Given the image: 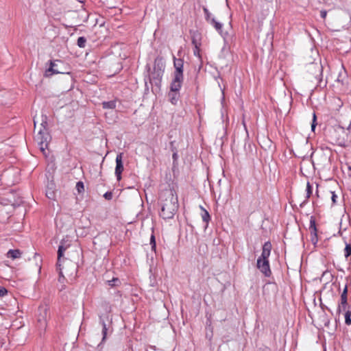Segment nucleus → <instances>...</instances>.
I'll return each mask as SVG.
<instances>
[{"label":"nucleus","instance_id":"1","mask_svg":"<svg viewBox=\"0 0 351 351\" xmlns=\"http://www.w3.org/2000/svg\"><path fill=\"white\" fill-rule=\"evenodd\" d=\"M160 201L161 205L160 216L165 219H172L179 206L176 192L171 189L162 191L160 194Z\"/></svg>","mask_w":351,"mask_h":351},{"label":"nucleus","instance_id":"2","mask_svg":"<svg viewBox=\"0 0 351 351\" xmlns=\"http://www.w3.org/2000/svg\"><path fill=\"white\" fill-rule=\"evenodd\" d=\"M66 250V247L62 245H59L58 250V265L61 267L60 264V258L63 256L64 252ZM65 266L64 265L62 268L60 267V276L64 277L62 270L64 269L65 273L69 276H73L74 273H76L77 267L75 263H72L70 261H66L64 263Z\"/></svg>","mask_w":351,"mask_h":351},{"label":"nucleus","instance_id":"3","mask_svg":"<svg viewBox=\"0 0 351 351\" xmlns=\"http://www.w3.org/2000/svg\"><path fill=\"white\" fill-rule=\"evenodd\" d=\"M173 66L175 71L173 73V88L176 89L180 85V82H183V65L184 60L182 58H176L173 56Z\"/></svg>","mask_w":351,"mask_h":351},{"label":"nucleus","instance_id":"4","mask_svg":"<svg viewBox=\"0 0 351 351\" xmlns=\"http://www.w3.org/2000/svg\"><path fill=\"white\" fill-rule=\"evenodd\" d=\"M64 63L62 61L59 60H56L54 61H50V65L49 69L45 71V76L50 77L54 74H69V72L66 71V69H64Z\"/></svg>","mask_w":351,"mask_h":351},{"label":"nucleus","instance_id":"5","mask_svg":"<svg viewBox=\"0 0 351 351\" xmlns=\"http://www.w3.org/2000/svg\"><path fill=\"white\" fill-rule=\"evenodd\" d=\"M36 139L38 142L40 151L44 153L45 149L48 148V144L51 139V136L47 131V130H42L40 128L37 135L36 136Z\"/></svg>","mask_w":351,"mask_h":351},{"label":"nucleus","instance_id":"6","mask_svg":"<svg viewBox=\"0 0 351 351\" xmlns=\"http://www.w3.org/2000/svg\"><path fill=\"white\" fill-rule=\"evenodd\" d=\"M350 308V306L348 303V286L346 285L345 287L341 293L340 302L338 304L337 313L340 314L342 311H346Z\"/></svg>","mask_w":351,"mask_h":351},{"label":"nucleus","instance_id":"7","mask_svg":"<svg viewBox=\"0 0 351 351\" xmlns=\"http://www.w3.org/2000/svg\"><path fill=\"white\" fill-rule=\"evenodd\" d=\"M162 75L163 73H161V71H153L150 74L148 75L147 79L149 80V82L152 85H154L159 88L160 86Z\"/></svg>","mask_w":351,"mask_h":351},{"label":"nucleus","instance_id":"8","mask_svg":"<svg viewBox=\"0 0 351 351\" xmlns=\"http://www.w3.org/2000/svg\"><path fill=\"white\" fill-rule=\"evenodd\" d=\"M182 82H180L178 88L175 89L173 88V81L171 83L170 91L168 93L169 101L173 105H176L179 100L180 94L179 90L182 87Z\"/></svg>","mask_w":351,"mask_h":351},{"label":"nucleus","instance_id":"9","mask_svg":"<svg viewBox=\"0 0 351 351\" xmlns=\"http://www.w3.org/2000/svg\"><path fill=\"white\" fill-rule=\"evenodd\" d=\"M257 268L266 276L269 277L271 274V271L269 267V260H263L258 258L257 260Z\"/></svg>","mask_w":351,"mask_h":351},{"label":"nucleus","instance_id":"10","mask_svg":"<svg viewBox=\"0 0 351 351\" xmlns=\"http://www.w3.org/2000/svg\"><path fill=\"white\" fill-rule=\"evenodd\" d=\"M308 71L314 75L315 79L320 83L322 79V66L317 64H311L308 66Z\"/></svg>","mask_w":351,"mask_h":351},{"label":"nucleus","instance_id":"11","mask_svg":"<svg viewBox=\"0 0 351 351\" xmlns=\"http://www.w3.org/2000/svg\"><path fill=\"white\" fill-rule=\"evenodd\" d=\"M123 153H119L116 157L115 175L118 181L121 180V173L123 171Z\"/></svg>","mask_w":351,"mask_h":351},{"label":"nucleus","instance_id":"12","mask_svg":"<svg viewBox=\"0 0 351 351\" xmlns=\"http://www.w3.org/2000/svg\"><path fill=\"white\" fill-rule=\"evenodd\" d=\"M99 324L102 326V340L101 342H104L108 334L109 328L107 327V325L106 324V320H107L106 318L103 317V315H99Z\"/></svg>","mask_w":351,"mask_h":351},{"label":"nucleus","instance_id":"13","mask_svg":"<svg viewBox=\"0 0 351 351\" xmlns=\"http://www.w3.org/2000/svg\"><path fill=\"white\" fill-rule=\"evenodd\" d=\"M165 63L162 58H156L154 60V71L164 73Z\"/></svg>","mask_w":351,"mask_h":351},{"label":"nucleus","instance_id":"14","mask_svg":"<svg viewBox=\"0 0 351 351\" xmlns=\"http://www.w3.org/2000/svg\"><path fill=\"white\" fill-rule=\"evenodd\" d=\"M101 307L103 308L104 313L99 314V315H103L104 318H106L107 320H108L109 316L108 314L111 311V306L109 304V303L106 302H103L101 303Z\"/></svg>","mask_w":351,"mask_h":351},{"label":"nucleus","instance_id":"15","mask_svg":"<svg viewBox=\"0 0 351 351\" xmlns=\"http://www.w3.org/2000/svg\"><path fill=\"white\" fill-rule=\"evenodd\" d=\"M202 213V218L204 222L206 223L205 228L208 227V223L210 219V216L208 213V212L205 210L202 206H200Z\"/></svg>","mask_w":351,"mask_h":351},{"label":"nucleus","instance_id":"16","mask_svg":"<svg viewBox=\"0 0 351 351\" xmlns=\"http://www.w3.org/2000/svg\"><path fill=\"white\" fill-rule=\"evenodd\" d=\"M209 23L215 28V29L219 33H220V34L221 33V32H222V27H223V24L222 23L217 21L215 18H212L210 20Z\"/></svg>","mask_w":351,"mask_h":351},{"label":"nucleus","instance_id":"17","mask_svg":"<svg viewBox=\"0 0 351 351\" xmlns=\"http://www.w3.org/2000/svg\"><path fill=\"white\" fill-rule=\"evenodd\" d=\"M21 252L19 250H10L8 252V256L12 259L21 257Z\"/></svg>","mask_w":351,"mask_h":351},{"label":"nucleus","instance_id":"18","mask_svg":"<svg viewBox=\"0 0 351 351\" xmlns=\"http://www.w3.org/2000/svg\"><path fill=\"white\" fill-rule=\"evenodd\" d=\"M306 200H304V202L300 204V206H303L306 204V202L307 199H308L311 197V195H312V193H313V187H312L311 184H310V182H307V184H306Z\"/></svg>","mask_w":351,"mask_h":351},{"label":"nucleus","instance_id":"19","mask_svg":"<svg viewBox=\"0 0 351 351\" xmlns=\"http://www.w3.org/2000/svg\"><path fill=\"white\" fill-rule=\"evenodd\" d=\"M102 106L104 109H114L116 108L115 101H104Z\"/></svg>","mask_w":351,"mask_h":351},{"label":"nucleus","instance_id":"20","mask_svg":"<svg viewBox=\"0 0 351 351\" xmlns=\"http://www.w3.org/2000/svg\"><path fill=\"white\" fill-rule=\"evenodd\" d=\"M309 230L312 234L313 232H317L315 220L313 217H311L310 219Z\"/></svg>","mask_w":351,"mask_h":351},{"label":"nucleus","instance_id":"21","mask_svg":"<svg viewBox=\"0 0 351 351\" xmlns=\"http://www.w3.org/2000/svg\"><path fill=\"white\" fill-rule=\"evenodd\" d=\"M348 309H346V313H345V323L346 325L350 326L351 325V311Z\"/></svg>","mask_w":351,"mask_h":351},{"label":"nucleus","instance_id":"22","mask_svg":"<svg viewBox=\"0 0 351 351\" xmlns=\"http://www.w3.org/2000/svg\"><path fill=\"white\" fill-rule=\"evenodd\" d=\"M344 256L346 258H348L351 256V245L349 243H346V247L344 248Z\"/></svg>","mask_w":351,"mask_h":351},{"label":"nucleus","instance_id":"23","mask_svg":"<svg viewBox=\"0 0 351 351\" xmlns=\"http://www.w3.org/2000/svg\"><path fill=\"white\" fill-rule=\"evenodd\" d=\"M86 43V39L84 36L79 37L77 39V44L78 47L80 48H84L85 47Z\"/></svg>","mask_w":351,"mask_h":351},{"label":"nucleus","instance_id":"24","mask_svg":"<svg viewBox=\"0 0 351 351\" xmlns=\"http://www.w3.org/2000/svg\"><path fill=\"white\" fill-rule=\"evenodd\" d=\"M48 123H47V117L46 115H42V119H41V123H40V128H42V130H47V126Z\"/></svg>","mask_w":351,"mask_h":351},{"label":"nucleus","instance_id":"25","mask_svg":"<svg viewBox=\"0 0 351 351\" xmlns=\"http://www.w3.org/2000/svg\"><path fill=\"white\" fill-rule=\"evenodd\" d=\"M75 187L79 193H81L84 191V185L82 181L77 182Z\"/></svg>","mask_w":351,"mask_h":351},{"label":"nucleus","instance_id":"26","mask_svg":"<svg viewBox=\"0 0 351 351\" xmlns=\"http://www.w3.org/2000/svg\"><path fill=\"white\" fill-rule=\"evenodd\" d=\"M270 252L268 251H262V254L258 258H261L263 260H268L269 256H270Z\"/></svg>","mask_w":351,"mask_h":351},{"label":"nucleus","instance_id":"27","mask_svg":"<svg viewBox=\"0 0 351 351\" xmlns=\"http://www.w3.org/2000/svg\"><path fill=\"white\" fill-rule=\"evenodd\" d=\"M203 11H204V14H205L206 20L208 22H210V20L212 19V18H210L211 14L210 13V12L208 11V10L206 7L203 8Z\"/></svg>","mask_w":351,"mask_h":351},{"label":"nucleus","instance_id":"28","mask_svg":"<svg viewBox=\"0 0 351 351\" xmlns=\"http://www.w3.org/2000/svg\"><path fill=\"white\" fill-rule=\"evenodd\" d=\"M311 241L313 244L317 243V242L318 241L317 232H313V234L311 233Z\"/></svg>","mask_w":351,"mask_h":351},{"label":"nucleus","instance_id":"29","mask_svg":"<svg viewBox=\"0 0 351 351\" xmlns=\"http://www.w3.org/2000/svg\"><path fill=\"white\" fill-rule=\"evenodd\" d=\"M271 244L270 242H265L263 246V250L271 252Z\"/></svg>","mask_w":351,"mask_h":351},{"label":"nucleus","instance_id":"30","mask_svg":"<svg viewBox=\"0 0 351 351\" xmlns=\"http://www.w3.org/2000/svg\"><path fill=\"white\" fill-rule=\"evenodd\" d=\"M109 286L110 287H115L117 285L118 282H120L119 280L117 278H113L112 280L108 281Z\"/></svg>","mask_w":351,"mask_h":351},{"label":"nucleus","instance_id":"31","mask_svg":"<svg viewBox=\"0 0 351 351\" xmlns=\"http://www.w3.org/2000/svg\"><path fill=\"white\" fill-rule=\"evenodd\" d=\"M112 193L111 191H108L104 194V197L107 200H111L112 199Z\"/></svg>","mask_w":351,"mask_h":351},{"label":"nucleus","instance_id":"32","mask_svg":"<svg viewBox=\"0 0 351 351\" xmlns=\"http://www.w3.org/2000/svg\"><path fill=\"white\" fill-rule=\"evenodd\" d=\"M192 43L195 47V50H194V54H196V51H198L199 43H198L195 39V38L193 36L192 39Z\"/></svg>","mask_w":351,"mask_h":351},{"label":"nucleus","instance_id":"33","mask_svg":"<svg viewBox=\"0 0 351 351\" xmlns=\"http://www.w3.org/2000/svg\"><path fill=\"white\" fill-rule=\"evenodd\" d=\"M150 244L152 245V250H155L156 248V240H155V237L154 234H152L151 236V238H150Z\"/></svg>","mask_w":351,"mask_h":351},{"label":"nucleus","instance_id":"34","mask_svg":"<svg viewBox=\"0 0 351 351\" xmlns=\"http://www.w3.org/2000/svg\"><path fill=\"white\" fill-rule=\"evenodd\" d=\"M8 293V290L3 287H0V297H3Z\"/></svg>","mask_w":351,"mask_h":351},{"label":"nucleus","instance_id":"35","mask_svg":"<svg viewBox=\"0 0 351 351\" xmlns=\"http://www.w3.org/2000/svg\"><path fill=\"white\" fill-rule=\"evenodd\" d=\"M316 115L315 113H313V122H312V124H311V129L312 130H314L315 127H316Z\"/></svg>","mask_w":351,"mask_h":351},{"label":"nucleus","instance_id":"36","mask_svg":"<svg viewBox=\"0 0 351 351\" xmlns=\"http://www.w3.org/2000/svg\"><path fill=\"white\" fill-rule=\"evenodd\" d=\"M46 195L49 199H53L55 197L53 191H47Z\"/></svg>","mask_w":351,"mask_h":351},{"label":"nucleus","instance_id":"37","mask_svg":"<svg viewBox=\"0 0 351 351\" xmlns=\"http://www.w3.org/2000/svg\"><path fill=\"white\" fill-rule=\"evenodd\" d=\"M331 194H332V197H331V199L332 201V203L333 204H335L336 202H337V195L335 193V192H331Z\"/></svg>","mask_w":351,"mask_h":351},{"label":"nucleus","instance_id":"38","mask_svg":"<svg viewBox=\"0 0 351 351\" xmlns=\"http://www.w3.org/2000/svg\"><path fill=\"white\" fill-rule=\"evenodd\" d=\"M147 81H149L147 77H145V91L147 92L149 90V86L147 84Z\"/></svg>","mask_w":351,"mask_h":351},{"label":"nucleus","instance_id":"39","mask_svg":"<svg viewBox=\"0 0 351 351\" xmlns=\"http://www.w3.org/2000/svg\"><path fill=\"white\" fill-rule=\"evenodd\" d=\"M327 15V12L326 10H322L320 12V16L322 19H325Z\"/></svg>","mask_w":351,"mask_h":351},{"label":"nucleus","instance_id":"40","mask_svg":"<svg viewBox=\"0 0 351 351\" xmlns=\"http://www.w3.org/2000/svg\"><path fill=\"white\" fill-rule=\"evenodd\" d=\"M178 157V156L177 151H174V152L173 153V156H172V158H173V160L174 162L177 160Z\"/></svg>","mask_w":351,"mask_h":351},{"label":"nucleus","instance_id":"41","mask_svg":"<svg viewBox=\"0 0 351 351\" xmlns=\"http://www.w3.org/2000/svg\"><path fill=\"white\" fill-rule=\"evenodd\" d=\"M173 141H171L170 143V145H171V151L173 152V153L174 152V151H177V149H176V147L173 146Z\"/></svg>","mask_w":351,"mask_h":351},{"label":"nucleus","instance_id":"42","mask_svg":"<svg viewBox=\"0 0 351 351\" xmlns=\"http://www.w3.org/2000/svg\"><path fill=\"white\" fill-rule=\"evenodd\" d=\"M259 351H270L268 348H264L259 350Z\"/></svg>","mask_w":351,"mask_h":351},{"label":"nucleus","instance_id":"43","mask_svg":"<svg viewBox=\"0 0 351 351\" xmlns=\"http://www.w3.org/2000/svg\"><path fill=\"white\" fill-rule=\"evenodd\" d=\"M40 310H43L45 313H46L47 311V308L46 307H42V308H40Z\"/></svg>","mask_w":351,"mask_h":351},{"label":"nucleus","instance_id":"44","mask_svg":"<svg viewBox=\"0 0 351 351\" xmlns=\"http://www.w3.org/2000/svg\"><path fill=\"white\" fill-rule=\"evenodd\" d=\"M34 127L36 128L37 121H36L35 119H34Z\"/></svg>","mask_w":351,"mask_h":351},{"label":"nucleus","instance_id":"45","mask_svg":"<svg viewBox=\"0 0 351 351\" xmlns=\"http://www.w3.org/2000/svg\"><path fill=\"white\" fill-rule=\"evenodd\" d=\"M150 348L155 350V347L154 346H150Z\"/></svg>","mask_w":351,"mask_h":351},{"label":"nucleus","instance_id":"46","mask_svg":"<svg viewBox=\"0 0 351 351\" xmlns=\"http://www.w3.org/2000/svg\"><path fill=\"white\" fill-rule=\"evenodd\" d=\"M147 67L148 68V72H149V70H150V68H149V66H147Z\"/></svg>","mask_w":351,"mask_h":351}]
</instances>
